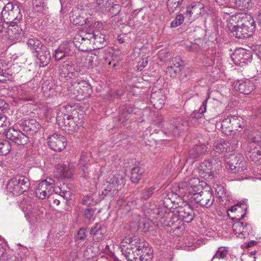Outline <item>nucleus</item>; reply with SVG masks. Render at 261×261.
<instances>
[{"mask_svg":"<svg viewBox=\"0 0 261 261\" xmlns=\"http://www.w3.org/2000/svg\"><path fill=\"white\" fill-rule=\"evenodd\" d=\"M122 253L128 261H151L153 250L143 239L126 237L120 243Z\"/></svg>","mask_w":261,"mask_h":261,"instance_id":"obj_1","label":"nucleus"},{"mask_svg":"<svg viewBox=\"0 0 261 261\" xmlns=\"http://www.w3.org/2000/svg\"><path fill=\"white\" fill-rule=\"evenodd\" d=\"M178 210L175 212H172L166 208H163L161 210L157 208L151 216L152 218V221L158 226L163 225L170 226L173 225L178 221H181L177 215Z\"/></svg>","mask_w":261,"mask_h":261,"instance_id":"obj_2","label":"nucleus"},{"mask_svg":"<svg viewBox=\"0 0 261 261\" xmlns=\"http://www.w3.org/2000/svg\"><path fill=\"white\" fill-rule=\"evenodd\" d=\"M19 10L17 7H15L12 3H9L4 7L2 12V16L4 20L7 22H11V28L9 29L14 34L21 35L23 33L21 29L19 30V27L16 24L19 21L18 16Z\"/></svg>","mask_w":261,"mask_h":261,"instance_id":"obj_3","label":"nucleus"},{"mask_svg":"<svg viewBox=\"0 0 261 261\" xmlns=\"http://www.w3.org/2000/svg\"><path fill=\"white\" fill-rule=\"evenodd\" d=\"M69 91L71 97L81 101L91 95L92 89L90 85L86 81L76 79L72 83Z\"/></svg>","mask_w":261,"mask_h":261,"instance_id":"obj_4","label":"nucleus"},{"mask_svg":"<svg viewBox=\"0 0 261 261\" xmlns=\"http://www.w3.org/2000/svg\"><path fill=\"white\" fill-rule=\"evenodd\" d=\"M78 116V112L76 110H73L70 115L59 112L56 116V120L59 125L65 127V129L74 132L79 128L80 119Z\"/></svg>","mask_w":261,"mask_h":261,"instance_id":"obj_5","label":"nucleus"},{"mask_svg":"<svg viewBox=\"0 0 261 261\" xmlns=\"http://www.w3.org/2000/svg\"><path fill=\"white\" fill-rule=\"evenodd\" d=\"M29 179L23 176H16L12 178L7 184L8 192L14 196H18L29 189Z\"/></svg>","mask_w":261,"mask_h":261,"instance_id":"obj_6","label":"nucleus"},{"mask_svg":"<svg viewBox=\"0 0 261 261\" xmlns=\"http://www.w3.org/2000/svg\"><path fill=\"white\" fill-rule=\"evenodd\" d=\"M123 185L124 179L122 175L119 174L113 175L103 185L105 189L102 191V194L105 196H114Z\"/></svg>","mask_w":261,"mask_h":261,"instance_id":"obj_7","label":"nucleus"},{"mask_svg":"<svg viewBox=\"0 0 261 261\" xmlns=\"http://www.w3.org/2000/svg\"><path fill=\"white\" fill-rule=\"evenodd\" d=\"M222 132L226 135L230 134L231 132L238 130L244 125L243 119L237 116L233 115L227 117L221 122Z\"/></svg>","mask_w":261,"mask_h":261,"instance_id":"obj_8","label":"nucleus"},{"mask_svg":"<svg viewBox=\"0 0 261 261\" xmlns=\"http://www.w3.org/2000/svg\"><path fill=\"white\" fill-rule=\"evenodd\" d=\"M205 7L200 2H194L189 5L185 13V17L192 22L202 16L205 11Z\"/></svg>","mask_w":261,"mask_h":261,"instance_id":"obj_9","label":"nucleus"},{"mask_svg":"<svg viewBox=\"0 0 261 261\" xmlns=\"http://www.w3.org/2000/svg\"><path fill=\"white\" fill-rule=\"evenodd\" d=\"M226 167L231 170H234L235 173H241L246 169V162L242 154H232L230 160L226 162Z\"/></svg>","mask_w":261,"mask_h":261,"instance_id":"obj_10","label":"nucleus"},{"mask_svg":"<svg viewBox=\"0 0 261 261\" xmlns=\"http://www.w3.org/2000/svg\"><path fill=\"white\" fill-rule=\"evenodd\" d=\"M48 145L50 148L55 151L60 152L64 150L67 145V139L63 135L53 134L48 137Z\"/></svg>","mask_w":261,"mask_h":261,"instance_id":"obj_11","label":"nucleus"},{"mask_svg":"<svg viewBox=\"0 0 261 261\" xmlns=\"http://www.w3.org/2000/svg\"><path fill=\"white\" fill-rule=\"evenodd\" d=\"M231 57L233 63L240 66H243L252 59L250 52L242 48L236 49Z\"/></svg>","mask_w":261,"mask_h":261,"instance_id":"obj_12","label":"nucleus"},{"mask_svg":"<svg viewBox=\"0 0 261 261\" xmlns=\"http://www.w3.org/2000/svg\"><path fill=\"white\" fill-rule=\"evenodd\" d=\"M193 200L199 203L202 206L206 208L210 207L214 201V196L213 191L203 190L200 194L195 195Z\"/></svg>","mask_w":261,"mask_h":261,"instance_id":"obj_13","label":"nucleus"},{"mask_svg":"<svg viewBox=\"0 0 261 261\" xmlns=\"http://www.w3.org/2000/svg\"><path fill=\"white\" fill-rule=\"evenodd\" d=\"M236 23L233 24L232 23L229 22L227 24L229 31L234 37L238 39H244L252 35L253 31L240 25L238 23Z\"/></svg>","mask_w":261,"mask_h":261,"instance_id":"obj_14","label":"nucleus"},{"mask_svg":"<svg viewBox=\"0 0 261 261\" xmlns=\"http://www.w3.org/2000/svg\"><path fill=\"white\" fill-rule=\"evenodd\" d=\"M234 87L237 91L244 94H250L255 88L254 82L246 78L237 80Z\"/></svg>","mask_w":261,"mask_h":261,"instance_id":"obj_15","label":"nucleus"},{"mask_svg":"<svg viewBox=\"0 0 261 261\" xmlns=\"http://www.w3.org/2000/svg\"><path fill=\"white\" fill-rule=\"evenodd\" d=\"M91 156L90 153L83 152L82 153L78 163L79 173L81 176L85 178H90L89 166Z\"/></svg>","mask_w":261,"mask_h":261,"instance_id":"obj_16","label":"nucleus"},{"mask_svg":"<svg viewBox=\"0 0 261 261\" xmlns=\"http://www.w3.org/2000/svg\"><path fill=\"white\" fill-rule=\"evenodd\" d=\"M50 181H52V180L49 179V181L42 180L38 184L35 192L36 196L44 199L49 196L51 193L54 185L53 182H50Z\"/></svg>","mask_w":261,"mask_h":261,"instance_id":"obj_17","label":"nucleus"},{"mask_svg":"<svg viewBox=\"0 0 261 261\" xmlns=\"http://www.w3.org/2000/svg\"><path fill=\"white\" fill-rule=\"evenodd\" d=\"M80 71L79 67H74L68 62H64L59 67L60 76L65 78H72L73 76H77Z\"/></svg>","mask_w":261,"mask_h":261,"instance_id":"obj_18","label":"nucleus"},{"mask_svg":"<svg viewBox=\"0 0 261 261\" xmlns=\"http://www.w3.org/2000/svg\"><path fill=\"white\" fill-rule=\"evenodd\" d=\"M233 20L236 21L241 26L254 31L255 28V21L251 15L248 14H240L234 17Z\"/></svg>","mask_w":261,"mask_h":261,"instance_id":"obj_19","label":"nucleus"},{"mask_svg":"<svg viewBox=\"0 0 261 261\" xmlns=\"http://www.w3.org/2000/svg\"><path fill=\"white\" fill-rule=\"evenodd\" d=\"M84 11L82 8L73 7L69 13V19L70 22L75 25H83L85 24L87 19L83 16Z\"/></svg>","mask_w":261,"mask_h":261,"instance_id":"obj_20","label":"nucleus"},{"mask_svg":"<svg viewBox=\"0 0 261 261\" xmlns=\"http://www.w3.org/2000/svg\"><path fill=\"white\" fill-rule=\"evenodd\" d=\"M72 43L76 48L82 51H86L89 49H91L89 38V37H87L85 34H84V36H76L72 43L69 44L71 45Z\"/></svg>","mask_w":261,"mask_h":261,"instance_id":"obj_21","label":"nucleus"},{"mask_svg":"<svg viewBox=\"0 0 261 261\" xmlns=\"http://www.w3.org/2000/svg\"><path fill=\"white\" fill-rule=\"evenodd\" d=\"M200 180L197 178H192L189 179V195L188 197L191 201H193V198L195 195L200 194L202 192V185H201Z\"/></svg>","mask_w":261,"mask_h":261,"instance_id":"obj_22","label":"nucleus"},{"mask_svg":"<svg viewBox=\"0 0 261 261\" xmlns=\"http://www.w3.org/2000/svg\"><path fill=\"white\" fill-rule=\"evenodd\" d=\"M96 33L92 36H90V34H88L87 37H89L90 45L93 44L94 49H100L106 45L105 35L99 31Z\"/></svg>","mask_w":261,"mask_h":261,"instance_id":"obj_23","label":"nucleus"},{"mask_svg":"<svg viewBox=\"0 0 261 261\" xmlns=\"http://www.w3.org/2000/svg\"><path fill=\"white\" fill-rule=\"evenodd\" d=\"M235 146L232 145L229 141H223L215 145L213 152L216 156L224 152H230L233 150Z\"/></svg>","mask_w":261,"mask_h":261,"instance_id":"obj_24","label":"nucleus"},{"mask_svg":"<svg viewBox=\"0 0 261 261\" xmlns=\"http://www.w3.org/2000/svg\"><path fill=\"white\" fill-rule=\"evenodd\" d=\"M178 214L181 221L186 223L191 222L194 219V215L193 209L189 206L186 205L184 207H180L178 209Z\"/></svg>","mask_w":261,"mask_h":261,"instance_id":"obj_25","label":"nucleus"},{"mask_svg":"<svg viewBox=\"0 0 261 261\" xmlns=\"http://www.w3.org/2000/svg\"><path fill=\"white\" fill-rule=\"evenodd\" d=\"M21 126L23 131L31 135L37 133L41 126L35 119L25 120L21 123Z\"/></svg>","mask_w":261,"mask_h":261,"instance_id":"obj_26","label":"nucleus"},{"mask_svg":"<svg viewBox=\"0 0 261 261\" xmlns=\"http://www.w3.org/2000/svg\"><path fill=\"white\" fill-rule=\"evenodd\" d=\"M84 29L85 34L87 36L88 34H90V36L96 33V32H99L101 27V23L97 21L92 18L87 19L85 22Z\"/></svg>","mask_w":261,"mask_h":261,"instance_id":"obj_27","label":"nucleus"},{"mask_svg":"<svg viewBox=\"0 0 261 261\" xmlns=\"http://www.w3.org/2000/svg\"><path fill=\"white\" fill-rule=\"evenodd\" d=\"M187 124L186 122L177 119L175 125H171L168 128V131L166 133L171 134L174 136H178L180 132L184 131L187 128Z\"/></svg>","mask_w":261,"mask_h":261,"instance_id":"obj_28","label":"nucleus"},{"mask_svg":"<svg viewBox=\"0 0 261 261\" xmlns=\"http://www.w3.org/2000/svg\"><path fill=\"white\" fill-rule=\"evenodd\" d=\"M134 109L129 106H123L119 108V115L117 119L121 123L124 125L125 122L133 115Z\"/></svg>","mask_w":261,"mask_h":261,"instance_id":"obj_29","label":"nucleus"},{"mask_svg":"<svg viewBox=\"0 0 261 261\" xmlns=\"http://www.w3.org/2000/svg\"><path fill=\"white\" fill-rule=\"evenodd\" d=\"M150 102L156 109H161L165 103V96L162 92L153 93L151 95Z\"/></svg>","mask_w":261,"mask_h":261,"instance_id":"obj_30","label":"nucleus"},{"mask_svg":"<svg viewBox=\"0 0 261 261\" xmlns=\"http://www.w3.org/2000/svg\"><path fill=\"white\" fill-rule=\"evenodd\" d=\"M25 212L29 216L31 221H35L39 218L42 217L44 214V211L42 208H39L36 206H32V205L27 206Z\"/></svg>","mask_w":261,"mask_h":261,"instance_id":"obj_31","label":"nucleus"},{"mask_svg":"<svg viewBox=\"0 0 261 261\" xmlns=\"http://www.w3.org/2000/svg\"><path fill=\"white\" fill-rule=\"evenodd\" d=\"M69 43H64L61 44L56 50L54 57L56 61L62 59L64 57L69 56L70 54Z\"/></svg>","mask_w":261,"mask_h":261,"instance_id":"obj_32","label":"nucleus"},{"mask_svg":"<svg viewBox=\"0 0 261 261\" xmlns=\"http://www.w3.org/2000/svg\"><path fill=\"white\" fill-rule=\"evenodd\" d=\"M84 66L87 68H92L99 64V57L95 54L88 53L85 58Z\"/></svg>","mask_w":261,"mask_h":261,"instance_id":"obj_33","label":"nucleus"},{"mask_svg":"<svg viewBox=\"0 0 261 261\" xmlns=\"http://www.w3.org/2000/svg\"><path fill=\"white\" fill-rule=\"evenodd\" d=\"M36 54L35 56L40 61V66L44 67L49 63L50 55L46 47H43L41 51L40 50Z\"/></svg>","mask_w":261,"mask_h":261,"instance_id":"obj_34","label":"nucleus"},{"mask_svg":"<svg viewBox=\"0 0 261 261\" xmlns=\"http://www.w3.org/2000/svg\"><path fill=\"white\" fill-rule=\"evenodd\" d=\"M56 87L53 83L45 81L42 86V91L44 97L47 98L56 95L57 93L56 90Z\"/></svg>","mask_w":261,"mask_h":261,"instance_id":"obj_35","label":"nucleus"},{"mask_svg":"<svg viewBox=\"0 0 261 261\" xmlns=\"http://www.w3.org/2000/svg\"><path fill=\"white\" fill-rule=\"evenodd\" d=\"M17 94L19 99L26 101L32 100L33 97L30 89L25 85L17 88Z\"/></svg>","mask_w":261,"mask_h":261,"instance_id":"obj_36","label":"nucleus"},{"mask_svg":"<svg viewBox=\"0 0 261 261\" xmlns=\"http://www.w3.org/2000/svg\"><path fill=\"white\" fill-rule=\"evenodd\" d=\"M207 148V147L204 144L195 146L190 150L189 155L191 158L196 159L205 154Z\"/></svg>","mask_w":261,"mask_h":261,"instance_id":"obj_37","label":"nucleus"},{"mask_svg":"<svg viewBox=\"0 0 261 261\" xmlns=\"http://www.w3.org/2000/svg\"><path fill=\"white\" fill-rule=\"evenodd\" d=\"M250 147L248 154L251 160L254 163L261 164V147L259 146Z\"/></svg>","mask_w":261,"mask_h":261,"instance_id":"obj_38","label":"nucleus"},{"mask_svg":"<svg viewBox=\"0 0 261 261\" xmlns=\"http://www.w3.org/2000/svg\"><path fill=\"white\" fill-rule=\"evenodd\" d=\"M27 44L30 49L34 51L35 53L39 52L42 49L44 46L40 41L36 38H30L27 41Z\"/></svg>","mask_w":261,"mask_h":261,"instance_id":"obj_39","label":"nucleus"},{"mask_svg":"<svg viewBox=\"0 0 261 261\" xmlns=\"http://www.w3.org/2000/svg\"><path fill=\"white\" fill-rule=\"evenodd\" d=\"M212 162L205 161L199 164L197 167V170L198 172L201 175L205 173L209 175V174L212 172Z\"/></svg>","mask_w":261,"mask_h":261,"instance_id":"obj_40","label":"nucleus"},{"mask_svg":"<svg viewBox=\"0 0 261 261\" xmlns=\"http://www.w3.org/2000/svg\"><path fill=\"white\" fill-rule=\"evenodd\" d=\"M144 172V169L135 166L131 171L130 180L132 182H138L141 178L142 174Z\"/></svg>","mask_w":261,"mask_h":261,"instance_id":"obj_41","label":"nucleus"},{"mask_svg":"<svg viewBox=\"0 0 261 261\" xmlns=\"http://www.w3.org/2000/svg\"><path fill=\"white\" fill-rule=\"evenodd\" d=\"M210 98V95L208 94L205 100L202 102V105L198 111H195L193 113V117L196 119H199L202 117L203 114L206 112L207 100Z\"/></svg>","mask_w":261,"mask_h":261,"instance_id":"obj_42","label":"nucleus"},{"mask_svg":"<svg viewBox=\"0 0 261 261\" xmlns=\"http://www.w3.org/2000/svg\"><path fill=\"white\" fill-rule=\"evenodd\" d=\"M74 171L73 164H63L62 166V175L66 178H71Z\"/></svg>","mask_w":261,"mask_h":261,"instance_id":"obj_43","label":"nucleus"},{"mask_svg":"<svg viewBox=\"0 0 261 261\" xmlns=\"http://www.w3.org/2000/svg\"><path fill=\"white\" fill-rule=\"evenodd\" d=\"M11 149V146L8 141L0 139V155H7Z\"/></svg>","mask_w":261,"mask_h":261,"instance_id":"obj_44","label":"nucleus"},{"mask_svg":"<svg viewBox=\"0 0 261 261\" xmlns=\"http://www.w3.org/2000/svg\"><path fill=\"white\" fill-rule=\"evenodd\" d=\"M235 6L240 10H245L251 7V0H235Z\"/></svg>","mask_w":261,"mask_h":261,"instance_id":"obj_45","label":"nucleus"},{"mask_svg":"<svg viewBox=\"0 0 261 261\" xmlns=\"http://www.w3.org/2000/svg\"><path fill=\"white\" fill-rule=\"evenodd\" d=\"M28 141L29 138L28 136L21 131L19 132V134H17L13 141L15 144L19 145H24Z\"/></svg>","mask_w":261,"mask_h":261,"instance_id":"obj_46","label":"nucleus"},{"mask_svg":"<svg viewBox=\"0 0 261 261\" xmlns=\"http://www.w3.org/2000/svg\"><path fill=\"white\" fill-rule=\"evenodd\" d=\"M90 234L93 235L96 239H102L103 236L101 232V226L97 223L95 226L92 228Z\"/></svg>","mask_w":261,"mask_h":261,"instance_id":"obj_47","label":"nucleus"},{"mask_svg":"<svg viewBox=\"0 0 261 261\" xmlns=\"http://www.w3.org/2000/svg\"><path fill=\"white\" fill-rule=\"evenodd\" d=\"M189 179L178 184L179 193L180 194L189 195Z\"/></svg>","mask_w":261,"mask_h":261,"instance_id":"obj_48","label":"nucleus"},{"mask_svg":"<svg viewBox=\"0 0 261 261\" xmlns=\"http://www.w3.org/2000/svg\"><path fill=\"white\" fill-rule=\"evenodd\" d=\"M227 254L228 250L226 248L222 247H219L211 261H213L215 258H217L219 259H224L226 257Z\"/></svg>","mask_w":261,"mask_h":261,"instance_id":"obj_49","label":"nucleus"},{"mask_svg":"<svg viewBox=\"0 0 261 261\" xmlns=\"http://www.w3.org/2000/svg\"><path fill=\"white\" fill-rule=\"evenodd\" d=\"M20 130L15 129L14 127L9 128L6 132V137L11 141H13L17 134H19Z\"/></svg>","mask_w":261,"mask_h":261,"instance_id":"obj_50","label":"nucleus"},{"mask_svg":"<svg viewBox=\"0 0 261 261\" xmlns=\"http://www.w3.org/2000/svg\"><path fill=\"white\" fill-rule=\"evenodd\" d=\"M249 141L252 143H259L261 142V136L255 132H249L247 135Z\"/></svg>","mask_w":261,"mask_h":261,"instance_id":"obj_51","label":"nucleus"},{"mask_svg":"<svg viewBox=\"0 0 261 261\" xmlns=\"http://www.w3.org/2000/svg\"><path fill=\"white\" fill-rule=\"evenodd\" d=\"M245 224L243 222L238 221L234 222L232 225L233 231L235 234L239 236L242 229H244V226Z\"/></svg>","mask_w":261,"mask_h":261,"instance_id":"obj_52","label":"nucleus"},{"mask_svg":"<svg viewBox=\"0 0 261 261\" xmlns=\"http://www.w3.org/2000/svg\"><path fill=\"white\" fill-rule=\"evenodd\" d=\"M184 16L182 14L177 15L175 19L171 22V27L175 28L180 25L184 22Z\"/></svg>","mask_w":261,"mask_h":261,"instance_id":"obj_53","label":"nucleus"},{"mask_svg":"<svg viewBox=\"0 0 261 261\" xmlns=\"http://www.w3.org/2000/svg\"><path fill=\"white\" fill-rule=\"evenodd\" d=\"M155 189L154 187H151L147 189L144 190L141 194V198L143 199H148L152 195Z\"/></svg>","mask_w":261,"mask_h":261,"instance_id":"obj_54","label":"nucleus"},{"mask_svg":"<svg viewBox=\"0 0 261 261\" xmlns=\"http://www.w3.org/2000/svg\"><path fill=\"white\" fill-rule=\"evenodd\" d=\"M181 62V61L179 58L175 57L173 59L172 64L171 66L174 67V68L175 69V71H177L178 72H179L182 68Z\"/></svg>","mask_w":261,"mask_h":261,"instance_id":"obj_55","label":"nucleus"},{"mask_svg":"<svg viewBox=\"0 0 261 261\" xmlns=\"http://www.w3.org/2000/svg\"><path fill=\"white\" fill-rule=\"evenodd\" d=\"M180 5H177L176 2L172 0H168L167 4V8L170 13H173Z\"/></svg>","mask_w":261,"mask_h":261,"instance_id":"obj_56","label":"nucleus"},{"mask_svg":"<svg viewBox=\"0 0 261 261\" xmlns=\"http://www.w3.org/2000/svg\"><path fill=\"white\" fill-rule=\"evenodd\" d=\"M9 120L4 114L0 116V129L9 125Z\"/></svg>","mask_w":261,"mask_h":261,"instance_id":"obj_57","label":"nucleus"},{"mask_svg":"<svg viewBox=\"0 0 261 261\" xmlns=\"http://www.w3.org/2000/svg\"><path fill=\"white\" fill-rule=\"evenodd\" d=\"M95 210L92 207H89L85 208L84 211V216L88 220H91L93 216Z\"/></svg>","mask_w":261,"mask_h":261,"instance_id":"obj_58","label":"nucleus"},{"mask_svg":"<svg viewBox=\"0 0 261 261\" xmlns=\"http://www.w3.org/2000/svg\"><path fill=\"white\" fill-rule=\"evenodd\" d=\"M249 225L246 223H245L244 226V229H242L241 233L239 236H237L238 238H245L249 234Z\"/></svg>","mask_w":261,"mask_h":261,"instance_id":"obj_59","label":"nucleus"},{"mask_svg":"<svg viewBox=\"0 0 261 261\" xmlns=\"http://www.w3.org/2000/svg\"><path fill=\"white\" fill-rule=\"evenodd\" d=\"M218 196L221 198H227L226 190L223 187H219L216 189Z\"/></svg>","mask_w":261,"mask_h":261,"instance_id":"obj_60","label":"nucleus"},{"mask_svg":"<svg viewBox=\"0 0 261 261\" xmlns=\"http://www.w3.org/2000/svg\"><path fill=\"white\" fill-rule=\"evenodd\" d=\"M8 255L4 246H0V261H7Z\"/></svg>","mask_w":261,"mask_h":261,"instance_id":"obj_61","label":"nucleus"},{"mask_svg":"<svg viewBox=\"0 0 261 261\" xmlns=\"http://www.w3.org/2000/svg\"><path fill=\"white\" fill-rule=\"evenodd\" d=\"M166 72L171 77H174L176 75L177 73H179L177 71H175V69L172 66H168L166 68Z\"/></svg>","mask_w":261,"mask_h":261,"instance_id":"obj_62","label":"nucleus"},{"mask_svg":"<svg viewBox=\"0 0 261 261\" xmlns=\"http://www.w3.org/2000/svg\"><path fill=\"white\" fill-rule=\"evenodd\" d=\"M120 11V7L119 5H114L110 9V13L113 16L117 15Z\"/></svg>","mask_w":261,"mask_h":261,"instance_id":"obj_63","label":"nucleus"},{"mask_svg":"<svg viewBox=\"0 0 261 261\" xmlns=\"http://www.w3.org/2000/svg\"><path fill=\"white\" fill-rule=\"evenodd\" d=\"M57 112L58 110L56 109L47 108L46 111L44 112V114L47 117H54L56 114H57V115L58 114V113H57Z\"/></svg>","mask_w":261,"mask_h":261,"instance_id":"obj_64","label":"nucleus"}]
</instances>
